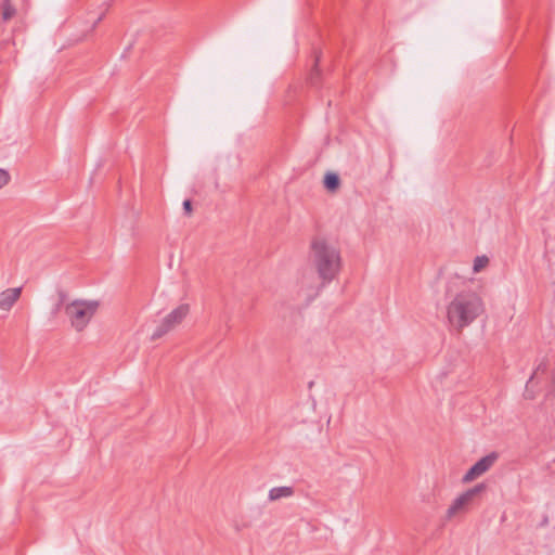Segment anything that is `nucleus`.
Segmentation results:
<instances>
[{
    "mask_svg": "<svg viewBox=\"0 0 555 555\" xmlns=\"http://www.w3.org/2000/svg\"><path fill=\"white\" fill-rule=\"evenodd\" d=\"M486 489H487V485L483 482H480V483H477L476 486H474L473 488L466 490L464 493L466 494V496H468V499L470 501H473V499L475 496H477L478 494L486 491Z\"/></svg>",
    "mask_w": 555,
    "mask_h": 555,
    "instance_id": "obj_11",
    "label": "nucleus"
},
{
    "mask_svg": "<svg viewBox=\"0 0 555 555\" xmlns=\"http://www.w3.org/2000/svg\"><path fill=\"white\" fill-rule=\"evenodd\" d=\"M104 16H105V12H103V13H102V14H101V15H100L95 21H94V23H93V25H92V29H94V28L98 26V24H99V23L104 18Z\"/></svg>",
    "mask_w": 555,
    "mask_h": 555,
    "instance_id": "obj_19",
    "label": "nucleus"
},
{
    "mask_svg": "<svg viewBox=\"0 0 555 555\" xmlns=\"http://www.w3.org/2000/svg\"><path fill=\"white\" fill-rule=\"evenodd\" d=\"M546 364L545 363H540L537 367V370L533 372V374L530 376L529 380L527 382L526 384V392L529 393V386L530 384L533 382V378H534V375L538 373V372H545L546 371Z\"/></svg>",
    "mask_w": 555,
    "mask_h": 555,
    "instance_id": "obj_16",
    "label": "nucleus"
},
{
    "mask_svg": "<svg viewBox=\"0 0 555 555\" xmlns=\"http://www.w3.org/2000/svg\"><path fill=\"white\" fill-rule=\"evenodd\" d=\"M22 293L21 287L8 288L0 294V309L9 310L20 298Z\"/></svg>",
    "mask_w": 555,
    "mask_h": 555,
    "instance_id": "obj_5",
    "label": "nucleus"
},
{
    "mask_svg": "<svg viewBox=\"0 0 555 555\" xmlns=\"http://www.w3.org/2000/svg\"><path fill=\"white\" fill-rule=\"evenodd\" d=\"M189 311V305L182 304L175 310H172L169 314H167L165 318H167L172 324L177 326L188 315Z\"/></svg>",
    "mask_w": 555,
    "mask_h": 555,
    "instance_id": "obj_7",
    "label": "nucleus"
},
{
    "mask_svg": "<svg viewBox=\"0 0 555 555\" xmlns=\"http://www.w3.org/2000/svg\"><path fill=\"white\" fill-rule=\"evenodd\" d=\"M312 262L322 280V285L332 282L339 272L341 259L339 250L325 240L317 238L311 244Z\"/></svg>",
    "mask_w": 555,
    "mask_h": 555,
    "instance_id": "obj_2",
    "label": "nucleus"
},
{
    "mask_svg": "<svg viewBox=\"0 0 555 555\" xmlns=\"http://www.w3.org/2000/svg\"><path fill=\"white\" fill-rule=\"evenodd\" d=\"M99 308L96 300H74L65 306V313L72 324L77 331L81 332L91 321Z\"/></svg>",
    "mask_w": 555,
    "mask_h": 555,
    "instance_id": "obj_3",
    "label": "nucleus"
},
{
    "mask_svg": "<svg viewBox=\"0 0 555 555\" xmlns=\"http://www.w3.org/2000/svg\"><path fill=\"white\" fill-rule=\"evenodd\" d=\"M131 49V44H129L126 49V51L122 53V56H125L126 52L129 51Z\"/></svg>",
    "mask_w": 555,
    "mask_h": 555,
    "instance_id": "obj_20",
    "label": "nucleus"
},
{
    "mask_svg": "<svg viewBox=\"0 0 555 555\" xmlns=\"http://www.w3.org/2000/svg\"><path fill=\"white\" fill-rule=\"evenodd\" d=\"M499 454L496 452H491L486 456L478 460L463 476L462 481L464 483L470 482L488 472L492 465L496 462Z\"/></svg>",
    "mask_w": 555,
    "mask_h": 555,
    "instance_id": "obj_4",
    "label": "nucleus"
},
{
    "mask_svg": "<svg viewBox=\"0 0 555 555\" xmlns=\"http://www.w3.org/2000/svg\"><path fill=\"white\" fill-rule=\"evenodd\" d=\"M470 502L472 501L468 499V496H466V494L463 492L449 506L447 511V517L451 518L455 516L459 512L463 511Z\"/></svg>",
    "mask_w": 555,
    "mask_h": 555,
    "instance_id": "obj_6",
    "label": "nucleus"
},
{
    "mask_svg": "<svg viewBox=\"0 0 555 555\" xmlns=\"http://www.w3.org/2000/svg\"><path fill=\"white\" fill-rule=\"evenodd\" d=\"M176 327L167 318H164L151 336V340H157Z\"/></svg>",
    "mask_w": 555,
    "mask_h": 555,
    "instance_id": "obj_9",
    "label": "nucleus"
},
{
    "mask_svg": "<svg viewBox=\"0 0 555 555\" xmlns=\"http://www.w3.org/2000/svg\"><path fill=\"white\" fill-rule=\"evenodd\" d=\"M489 262V259L487 256H477L474 260L473 270L474 272L481 271Z\"/></svg>",
    "mask_w": 555,
    "mask_h": 555,
    "instance_id": "obj_14",
    "label": "nucleus"
},
{
    "mask_svg": "<svg viewBox=\"0 0 555 555\" xmlns=\"http://www.w3.org/2000/svg\"><path fill=\"white\" fill-rule=\"evenodd\" d=\"M319 61H320V55H315V60H314V65H313V72L311 73L310 75V83L312 86H317L318 83V78H319Z\"/></svg>",
    "mask_w": 555,
    "mask_h": 555,
    "instance_id": "obj_15",
    "label": "nucleus"
},
{
    "mask_svg": "<svg viewBox=\"0 0 555 555\" xmlns=\"http://www.w3.org/2000/svg\"><path fill=\"white\" fill-rule=\"evenodd\" d=\"M483 311L485 306L479 295L474 292H461L448 305L447 318L450 325L461 332Z\"/></svg>",
    "mask_w": 555,
    "mask_h": 555,
    "instance_id": "obj_1",
    "label": "nucleus"
},
{
    "mask_svg": "<svg viewBox=\"0 0 555 555\" xmlns=\"http://www.w3.org/2000/svg\"><path fill=\"white\" fill-rule=\"evenodd\" d=\"M294 494V488L288 486L274 487L269 491L268 498L270 501H276L282 498H288Z\"/></svg>",
    "mask_w": 555,
    "mask_h": 555,
    "instance_id": "obj_8",
    "label": "nucleus"
},
{
    "mask_svg": "<svg viewBox=\"0 0 555 555\" xmlns=\"http://www.w3.org/2000/svg\"><path fill=\"white\" fill-rule=\"evenodd\" d=\"M323 183L328 192H335L340 185V178L336 172L328 171L324 176Z\"/></svg>",
    "mask_w": 555,
    "mask_h": 555,
    "instance_id": "obj_10",
    "label": "nucleus"
},
{
    "mask_svg": "<svg viewBox=\"0 0 555 555\" xmlns=\"http://www.w3.org/2000/svg\"><path fill=\"white\" fill-rule=\"evenodd\" d=\"M10 181V175L7 170L0 168V189L8 184Z\"/></svg>",
    "mask_w": 555,
    "mask_h": 555,
    "instance_id": "obj_17",
    "label": "nucleus"
},
{
    "mask_svg": "<svg viewBox=\"0 0 555 555\" xmlns=\"http://www.w3.org/2000/svg\"><path fill=\"white\" fill-rule=\"evenodd\" d=\"M15 8L10 3V0L3 1L2 18L9 21L15 14Z\"/></svg>",
    "mask_w": 555,
    "mask_h": 555,
    "instance_id": "obj_13",
    "label": "nucleus"
},
{
    "mask_svg": "<svg viewBox=\"0 0 555 555\" xmlns=\"http://www.w3.org/2000/svg\"><path fill=\"white\" fill-rule=\"evenodd\" d=\"M182 206H183L184 214L190 216L193 210L191 199H184Z\"/></svg>",
    "mask_w": 555,
    "mask_h": 555,
    "instance_id": "obj_18",
    "label": "nucleus"
},
{
    "mask_svg": "<svg viewBox=\"0 0 555 555\" xmlns=\"http://www.w3.org/2000/svg\"><path fill=\"white\" fill-rule=\"evenodd\" d=\"M68 298L67 293L64 289L57 291V302L54 305L52 309V313H57L62 307L65 305L66 300Z\"/></svg>",
    "mask_w": 555,
    "mask_h": 555,
    "instance_id": "obj_12",
    "label": "nucleus"
}]
</instances>
